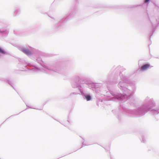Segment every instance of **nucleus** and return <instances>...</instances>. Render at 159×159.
I'll use <instances>...</instances> for the list:
<instances>
[{
  "label": "nucleus",
  "mask_w": 159,
  "mask_h": 159,
  "mask_svg": "<svg viewBox=\"0 0 159 159\" xmlns=\"http://www.w3.org/2000/svg\"><path fill=\"white\" fill-rule=\"evenodd\" d=\"M150 66L149 64H146L143 66H142L140 70L142 71H144L148 69Z\"/></svg>",
  "instance_id": "nucleus-1"
},
{
  "label": "nucleus",
  "mask_w": 159,
  "mask_h": 159,
  "mask_svg": "<svg viewBox=\"0 0 159 159\" xmlns=\"http://www.w3.org/2000/svg\"><path fill=\"white\" fill-rule=\"evenodd\" d=\"M22 51L25 54L27 55H30L31 53L28 49H24L22 50Z\"/></svg>",
  "instance_id": "nucleus-2"
},
{
  "label": "nucleus",
  "mask_w": 159,
  "mask_h": 159,
  "mask_svg": "<svg viewBox=\"0 0 159 159\" xmlns=\"http://www.w3.org/2000/svg\"><path fill=\"white\" fill-rule=\"evenodd\" d=\"M85 98L87 101H89L91 99V98L89 95H86Z\"/></svg>",
  "instance_id": "nucleus-3"
},
{
  "label": "nucleus",
  "mask_w": 159,
  "mask_h": 159,
  "mask_svg": "<svg viewBox=\"0 0 159 159\" xmlns=\"http://www.w3.org/2000/svg\"><path fill=\"white\" fill-rule=\"evenodd\" d=\"M0 53L5 54V52L2 50L1 48H0Z\"/></svg>",
  "instance_id": "nucleus-4"
},
{
  "label": "nucleus",
  "mask_w": 159,
  "mask_h": 159,
  "mask_svg": "<svg viewBox=\"0 0 159 159\" xmlns=\"http://www.w3.org/2000/svg\"><path fill=\"white\" fill-rule=\"evenodd\" d=\"M150 0H145V3H147V2H148Z\"/></svg>",
  "instance_id": "nucleus-5"
}]
</instances>
